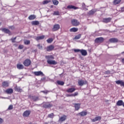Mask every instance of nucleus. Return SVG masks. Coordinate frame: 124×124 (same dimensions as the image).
Masks as SVG:
<instances>
[{"label": "nucleus", "instance_id": "nucleus-1", "mask_svg": "<svg viewBox=\"0 0 124 124\" xmlns=\"http://www.w3.org/2000/svg\"><path fill=\"white\" fill-rule=\"evenodd\" d=\"M46 59L47 61L46 62L48 64H50V65H56V64H58V62H56L55 60H54L55 57L53 55H47L46 56Z\"/></svg>", "mask_w": 124, "mask_h": 124}, {"label": "nucleus", "instance_id": "nucleus-2", "mask_svg": "<svg viewBox=\"0 0 124 124\" xmlns=\"http://www.w3.org/2000/svg\"><path fill=\"white\" fill-rule=\"evenodd\" d=\"M67 119V116L63 114L61 117L59 118V119L58 120V122L60 123V124H62V123H63V122H65L66 120Z\"/></svg>", "mask_w": 124, "mask_h": 124}, {"label": "nucleus", "instance_id": "nucleus-3", "mask_svg": "<svg viewBox=\"0 0 124 124\" xmlns=\"http://www.w3.org/2000/svg\"><path fill=\"white\" fill-rule=\"evenodd\" d=\"M71 24L74 27H78L80 25V22L76 19H73L71 20Z\"/></svg>", "mask_w": 124, "mask_h": 124}, {"label": "nucleus", "instance_id": "nucleus-4", "mask_svg": "<svg viewBox=\"0 0 124 124\" xmlns=\"http://www.w3.org/2000/svg\"><path fill=\"white\" fill-rule=\"evenodd\" d=\"M54 49H55V46L53 45L48 46L45 48V49L46 51V52H51V51H53Z\"/></svg>", "mask_w": 124, "mask_h": 124}, {"label": "nucleus", "instance_id": "nucleus-5", "mask_svg": "<svg viewBox=\"0 0 124 124\" xmlns=\"http://www.w3.org/2000/svg\"><path fill=\"white\" fill-rule=\"evenodd\" d=\"M78 86L82 87L84 86V85H88V82L87 80L84 81L83 80L79 79L78 81Z\"/></svg>", "mask_w": 124, "mask_h": 124}, {"label": "nucleus", "instance_id": "nucleus-6", "mask_svg": "<svg viewBox=\"0 0 124 124\" xmlns=\"http://www.w3.org/2000/svg\"><path fill=\"white\" fill-rule=\"evenodd\" d=\"M31 64V61L29 59H26L23 62V64L25 66H30Z\"/></svg>", "mask_w": 124, "mask_h": 124}, {"label": "nucleus", "instance_id": "nucleus-7", "mask_svg": "<svg viewBox=\"0 0 124 124\" xmlns=\"http://www.w3.org/2000/svg\"><path fill=\"white\" fill-rule=\"evenodd\" d=\"M33 74L35 76H44V74L41 71L33 72Z\"/></svg>", "mask_w": 124, "mask_h": 124}, {"label": "nucleus", "instance_id": "nucleus-8", "mask_svg": "<svg viewBox=\"0 0 124 124\" xmlns=\"http://www.w3.org/2000/svg\"><path fill=\"white\" fill-rule=\"evenodd\" d=\"M28 98L31 99V100H33V101H37L38 100H39V97H38V96H31V95L28 96Z\"/></svg>", "mask_w": 124, "mask_h": 124}, {"label": "nucleus", "instance_id": "nucleus-9", "mask_svg": "<svg viewBox=\"0 0 124 124\" xmlns=\"http://www.w3.org/2000/svg\"><path fill=\"white\" fill-rule=\"evenodd\" d=\"M111 21H112V18L111 17L104 18L102 20L103 23H105L106 24L110 23Z\"/></svg>", "mask_w": 124, "mask_h": 124}, {"label": "nucleus", "instance_id": "nucleus-10", "mask_svg": "<svg viewBox=\"0 0 124 124\" xmlns=\"http://www.w3.org/2000/svg\"><path fill=\"white\" fill-rule=\"evenodd\" d=\"M61 28L60 24H55L52 28V31H57Z\"/></svg>", "mask_w": 124, "mask_h": 124}, {"label": "nucleus", "instance_id": "nucleus-11", "mask_svg": "<svg viewBox=\"0 0 124 124\" xmlns=\"http://www.w3.org/2000/svg\"><path fill=\"white\" fill-rule=\"evenodd\" d=\"M1 31L5 33H7L9 35H11V31H9V29L6 28H2Z\"/></svg>", "mask_w": 124, "mask_h": 124}, {"label": "nucleus", "instance_id": "nucleus-12", "mask_svg": "<svg viewBox=\"0 0 124 124\" xmlns=\"http://www.w3.org/2000/svg\"><path fill=\"white\" fill-rule=\"evenodd\" d=\"M73 105H74L76 111H78V110L81 108V103H74Z\"/></svg>", "mask_w": 124, "mask_h": 124}, {"label": "nucleus", "instance_id": "nucleus-13", "mask_svg": "<svg viewBox=\"0 0 124 124\" xmlns=\"http://www.w3.org/2000/svg\"><path fill=\"white\" fill-rule=\"evenodd\" d=\"M104 41V39L102 37L96 38L95 39V42L96 43H102Z\"/></svg>", "mask_w": 124, "mask_h": 124}, {"label": "nucleus", "instance_id": "nucleus-14", "mask_svg": "<svg viewBox=\"0 0 124 124\" xmlns=\"http://www.w3.org/2000/svg\"><path fill=\"white\" fill-rule=\"evenodd\" d=\"M109 42L110 43H117L119 42V40L117 38H111L109 39Z\"/></svg>", "mask_w": 124, "mask_h": 124}, {"label": "nucleus", "instance_id": "nucleus-15", "mask_svg": "<svg viewBox=\"0 0 124 124\" xmlns=\"http://www.w3.org/2000/svg\"><path fill=\"white\" fill-rule=\"evenodd\" d=\"M31 115V110H26L23 113V117L28 118Z\"/></svg>", "mask_w": 124, "mask_h": 124}, {"label": "nucleus", "instance_id": "nucleus-16", "mask_svg": "<svg viewBox=\"0 0 124 124\" xmlns=\"http://www.w3.org/2000/svg\"><path fill=\"white\" fill-rule=\"evenodd\" d=\"M53 107V105L50 104V103H46L43 105V108H51Z\"/></svg>", "mask_w": 124, "mask_h": 124}, {"label": "nucleus", "instance_id": "nucleus-17", "mask_svg": "<svg viewBox=\"0 0 124 124\" xmlns=\"http://www.w3.org/2000/svg\"><path fill=\"white\" fill-rule=\"evenodd\" d=\"M76 91V88H70L66 90V92L70 93H74Z\"/></svg>", "mask_w": 124, "mask_h": 124}, {"label": "nucleus", "instance_id": "nucleus-18", "mask_svg": "<svg viewBox=\"0 0 124 124\" xmlns=\"http://www.w3.org/2000/svg\"><path fill=\"white\" fill-rule=\"evenodd\" d=\"M102 119L101 116H96L94 119L91 120L93 123H94L95 122H97V121H100Z\"/></svg>", "mask_w": 124, "mask_h": 124}, {"label": "nucleus", "instance_id": "nucleus-19", "mask_svg": "<svg viewBox=\"0 0 124 124\" xmlns=\"http://www.w3.org/2000/svg\"><path fill=\"white\" fill-rule=\"evenodd\" d=\"M116 84L120 85L121 87H124V81L123 80H118L115 81Z\"/></svg>", "mask_w": 124, "mask_h": 124}, {"label": "nucleus", "instance_id": "nucleus-20", "mask_svg": "<svg viewBox=\"0 0 124 124\" xmlns=\"http://www.w3.org/2000/svg\"><path fill=\"white\" fill-rule=\"evenodd\" d=\"M6 93L8 94H11V93H13V89L12 88H9L6 90Z\"/></svg>", "mask_w": 124, "mask_h": 124}, {"label": "nucleus", "instance_id": "nucleus-21", "mask_svg": "<svg viewBox=\"0 0 124 124\" xmlns=\"http://www.w3.org/2000/svg\"><path fill=\"white\" fill-rule=\"evenodd\" d=\"M80 53L82 56H87V55H88V52H87V50L85 49H81Z\"/></svg>", "mask_w": 124, "mask_h": 124}, {"label": "nucleus", "instance_id": "nucleus-22", "mask_svg": "<svg viewBox=\"0 0 124 124\" xmlns=\"http://www.w3.org/2000/svg\"><path fill=\"white\" fill-rule=\"evenodd\" d=\"M9 86V83L7 81H3L2 83V87L3 88H6V87H8Z\"/></svg>", "mask_w": 124, "mask_h": 124}, {"label": "nucleus", "instance_id": "nucleus-23", "mask_svg": "<svg viewBox=\"0 0 124 124\" xmlns=\"http://www.w3.org/2000/svg\"><path fill=\"white\" fill-rule=\"evenodd\" d=\"M67 8H68V9H75V10L76 9H78L79 8L73 5H68L67 6Z\"/></svg>", "mask_w": 124, "mask_h": 124}, {"label": "nucleus", "instance_id": "nucleus-24", "mask_svg": "<svg viewBox=\"0 0 124 124\" xmlns=\"http://www.w3.org/2000/svg\"><path fill=\"white\" fill-rule=\"evenodd\" d=\"M88 112L87 111H81L78 113V115H80L81 117L87 116Z\"/></svg>", "mask_w": 124, "mask_h": 124}, {"label": "nucleus", "instance_id": "nucleus-25", "mask_svg": "<svg viewBox=\"0 0 124 124\" xmlns=\"http://www.w3.org/2000/svg\"><path fill=\"white\" fill-rule=\"evenodd\" d=\"M44 38H45V35H43L42 36L36 37V40H37V41H38V40H41L42 39H44Z\"/></svg>", "mask_w": 124, "mask_h": 124}, {"label": "nucleus", "instance_id": "nucleus-26", "mask_svg": "<svg viewBox=\"0 0 124 124\" xmlns=\"http://www.w3.org/2000/svg\"><path fill=\"white\" fill-rule=\"evenodd\" d=\"M124 103V101L122 100H118L116 103V105L117 106H123V104Z\"/></svg>", "mask_w": 124, "mask_h": 124}, {"label": "nucleus", "instance_id": "nucleus-27", "mask_svg": "<svg viewBox=\"0 0 124 124\" xmlns=\"http://www.w3.org/2000/svg\"><path fill=\"white\" fill-rule=\"evenodd\" d=\"M31 24L32 26H37L38 25H39V21L37 20L33 21L31 22Z\"/></svg>", "mask_w": 124, "mask_h": 124}, {"label": "nucleus", "instance_id": "nucleus-28", "mask_svg": "<svg viewBox=\"0 0 124 124\" xmlns=\"http://www.w3.org/2000/svg\"><path fill=\"white\" fill-rule=\"evenodd\" d=\"M70 31L71 32H76V31H78V28L75 27L72 28L70 29Z\"/></svg>", "mask_w": 124, "mask_h": 124}, {"label": "nucleus", "instance_id": "nucleus-29", "mask_svg": "<svg viewBox=\"0 0 124 124\" xmlns=\"http://www.w3.org/2000/svg\"><path fill=\"white\" fill-rule=\"evenodd\" d=\"M16 67L18 69H24V65L22 64H17L16 65Z\"/></svg>", "mask_w": 124, "mask_h": 124}, {"label": "nucleus", "instance_id": "nucleus-30", "mask_svg": "<svg viewBox=\"0 0 124 124\" xmlns=\"http://www.w3.org/2000/svg\"><path fill=\"white\" fill-rule=\"evenodd\" d=\"M95 12H96V10H92L90 11L88 13V15H93V14L95 13Z\"/></svg>", "mask_w": 124, "mask_h": 124}, {"label": "nucleus", "instance_id": "nucleus-31", "mask_svg": "<svg viewBox=\"0 0 124 124\" xmlns=\"http://www.w3.org/2000/svg\"><path fill=\"white\" fill-rule=\"evenodd\" d=\"M35 18H36L35 16L33 15H30L29 16V17H28L29 20H34V19H35Z\"/></svg>", "mask_w": 124, "mask_h": 124}, {"label": "nucleus", "instance_id": "nucleus-32", "mask_svg": "<svg viewBox=\"0 0 124 124\" xmlns=\"http://www.w3.org/2000/svg\"><path fill=\"white\" fill-rule=\"evenodd\" d=\"M57 83L58 85H60L61 86H63L64 85V82L62 81L57 80Z\"/></svg>", "mask_w": 124, "mask_h": 124}, {"label": "nucleus", "instance_id": "nucleus-33", "mask_svg": "<svg viewBox=\"0 0 124 124\" xmlns=\"http://www.w3.org/2000/svg\"><path fill=\"white\" fill-rule=\"evenodd\" d=\"M54 117H55V115L54 114V113H51L48 115L47 118H50V119H53Z\"/></svg>", "mask_w": 124, "mask_h": 124}, {"label": "nucleus", "instance_id": "nucleus-34", "mask_svg": "<svg viewBox=\"0 0 124 124\" xmlns=\"http://www.w3.org/2000/svg\"><path fill=\"white\" fill-rule=\"evenodd\" d=\"M15 91L16 92H18L21 93L22 92V89H20V87H18L16 86L15 87Z\"/></svg>", "mask_w": 124, "mask_h": 124}, {"label": "nucleus", "instance_id": "nucleus-35", "mask_svg": "<svg viewBox=\"0 0 124 124\" xmlns=\"http://www.w3.org/2000/svg\"><path fill=\"white\" fill-rule=\"evenodd\" d=\"M52 2L54 5H58L59 4V1L57 0H52Z\"/></svg>", "mask_w": 124, "mask_h": 124}, {"label": "nucleus", "instance_id": "nucleus-36", "mask_svg": "<svg viewBox=\"0 0 124 124\" xmlns=\"http://www.w3.org/2000/svg\"><path fill=\"white\" fill-rule=\"evenodd\" d=\"M24 44L25 45H29L31 44V41L30 40H25L24 41Z\"/></svg>", "mask_w": 124, "mask_h": 124}, {"label": "nucleus", "instance_id": "nucleus-37", "mask_svg": "<svg viewBox=\"0 0 124 124\" xmlns=\"http://www.w3.org/2000/svg\"><path fill=\"white\" fill-rule=\"evenodd\" d=\"M53 38H48L46 41L47 42V43H52L53 42Z\"/></svg>", "mask_w": 124, "mask_h": 124}, {"label": "nucleus", "instance_id": "nucleus-38", "mask_svg": "<svg viewBox=\"0 0 124 124\" xmlns=\"http://www.w3.org/2000/svg\"><path fill=\"white\" fill-rule=\"evenodd\" d=\"M121 0H114V4H119V3H120V2H121Z\"/></svg>", "mask_w": 124, "mask_h": 124}, {"label": "nucleus", "instance_id": "nucleus-39", "mask_svg": "<svg viewBox=\"0 0 124 124\" xmlns=\"http://www.w3.org/2000/svg\"><path fill=\"white\" fill-rule=\"evenodd\" d=\"M49 2H51V0H46L43 2V4H48Z\"/></svg>", "mask_w": 124, "mask_h": 124}, {"label": "nucleus", "instance_id": "nucleus-40", "mask_svg": "<svg viewBox=\"0 0 124 124\" xmlns=\"http://www.w3.org/2000/svg\"><path fill=\"white\" fill-rule=\"evenodd\" d=\"M16 38H17L16 37H15V38H12V39H11V41L13 43H15V40H16Z\"/></svg>", "mask_w": 124, "mask_h": 124}, {"label": "nucleus", "instance_id": "nucleus-41", "mask_svg": "<svg viewBox=\"0 0 124 124\" xmlns=\"http://www.w3.org/2000/svg\"><path fill=\"white\" fill-rule=\"evenodd\" d=\"M78 94H79V93H78V92H75V93H72L73 96H77V95H78Z\"/></svg>", "mask_w": 124, "mask_h": 124}, {"label": "nucleus", "instance_id": "nucleus-42", "mask_svg": "<svg viewBox=\"0 0 124 124\" xmlns=\"http://www.w3.org/2000/svg\"><path fill=\"white\" fill-rule=\"evenodd\" d=\"M74 51L75 53H77L78 52H81V49H74Z\"/></svg>", "mask_w": 124, "mask_h": 124}, {"label": "nucleus", "instance_id": "nucleus-43", "mask_svg": "<svg viewBox=\"0 0 124 124\" xmlns=\"http://www.w3.org/2000/svg\"><path fill=\"white\" fill-rule=\"evenodd\" d=\"M8 109V110H12V109H13V106L12 105H10Z\"/></svg>", "mask_w": 124, "mask_h": 124}, {"label": "nucleus", "instance_id": "nucleus-44", "mask_svg": "<svg viewBox=\"0 0 124 124\" xmlns=\"http://www.w3.org/2000/svg\"><path fill=\"white\" fill-rule=\"evenodd\" d=\"M37 47H38V49H42V46L40 45V44H39L37 45Z\"/></svg>", "mask_w": 124, "mask_h": 124}, {"label": "nucleus", "instance_id": "nucleus-45", "mask_svg": "<svg viewBox=\"0 0 124 124\" xmlns=\"http://www.w3.org/2000/svg\"><path fill=\"white\" fill-rule=\"evenodd\" d=\"M23 48H24L23 45H19L18 46V49H23Z\"/></svg>", "mask_w": 124, "mask_h": 124}, {"label": "nucleus", "instance_id": "nucleus-46", "mask_svg": "<svg viewBox=\"0 0 124 124\" xmlns=\"http://www.w3.org/2000/svg\"><path fill=\"white\" fill-rule=\"evenodd\" d=\"M60 13L59 12H54L53 13V15H59Z\"/></svg>", "mask_w": 124, "mask_h": 124}, {"label": "nucleus", "instance_id": "nucleus-47", "mask_svg": "<svg viewBox=\"0 0 124 124\" xmlns=\"http://www.w3.org/2000/svg\"><path fill=\"white\" fill-rule=\"evenodd\" d=\"M66 96H67V97H69L71 96H73L72 93V94H67L66 95Z\"/></svg>", "mask_w": 124, "mask_h": 124}, {"label": "nucleus", "instance_id": "nucleus-48", "mask_svg": "<svg viewBox=\"0 0 124 124\" xmlns=\"http://www.w3.org/2000/svg\"><path fill=\"white\" fill-rule=\"evenodd\" d=\"M2 123H3V119L1 118H0V124H2Z\"/></svg>", "mask_w": 124, "mask_h": 124}, {"label": "nucleus", "instance_id": "nucleus-49", "mask_svg": "<svg viewBox=\"0 0 124 124\" xmlns=\"http://www.w3.org/2000/svg\"><path fill=\"white\" fill-rule=\"evenodd\" d=\"M41 93H48V91H42Z\"/></svg>", "mask_w": 124, "mask_h": 124}, {"label": "nucleus", "instance_id": "nucleus-50", "mask_svg": "<svg viewBox=\"0 0 124 124\" xmlns=\"http://www.w3.org/2000/svg\"><path fill=\"white\" fill-rule=\"evenodd\" d=\"M80 36H76L75 37L76 39H80Z\"/></svg>", "mask_w": 124, "mask_h": 124}, {"label": "nucleus", "instance_id": "nucleus-51", "mask_svg": "<svg viewBox=\"0 0 124 124\" xmlns=\"http://www.w3.org/2000/svg\"><path fill=\"white\" fill-rule=\"evenodd\" d=\"M106 74H110V71H106Z\"/></svg>", "mask_w": 124, "mask_h": 124}, {"label": "nucleus", "instance_id": "nucleus-52", "mask_svg": "<svg viewBox=\"0 0 124 124\" xmlns=\"http://www.w3.org/2000/svg\"><path fill=\"white\" fill-rule=\"evenodd\" d=\"M46 79V78H44L41 79V80H42V81H43V82L45 81Z\"/></svg>", "mask_w": 124, "mask_h": 124}, {"label": "nucleus", "instance_id": "nucleus-53", "mask_svg": "<svg viewBox=\"0 0 124 124\" xmlns=\"http://www.w3.org/2000/svg\"><path fill=\"white\" fill-rule=\"evenodd\" d=\"M122 62H123L124 64V58L122 59V61H121Z\"/></svg>", "mask_w": 124, "mask_h": 124}, {"label": "nucleus", "instance_id": "nucleus-54", "mask_svg": "<svg viewBox=\"0 0 124 124\" xmlns=\"http://www.w3.org/2000/svg\"><path fill=\"white\" fill-rule=\"evenodd\" d=\"M122 106H123V107H124V102H123V104L122 105Z\"/></svg>", "mask_w": 124, "mask_h": 124}, {"label": "nucleus", "instance_id": "nucleus-55", "mask_svg": "<svg viewBox=\"0 0 124 124\" xmlns=\"http://www.w3.org/2000/svg\"><path fill=\"white\" fill-rule=\"evenodd\" d=\"M122 54H124V51L122 52Z\"/></svg>", "mask_w": 124, "mask_h": 124}, {"label": "nucleus", "instance_id": "nucleus-56", "mask_svg": "<svg viewBox=\"0 0 124 124\" xmlns=\"http://www.w3.org/2000/svg\"><path fill=\"white\" fill-rule=\"evenodd\" d=\"M44 124H48V123H45Z\"/></svg>", "mask_w": 124, "mask_h": 124}, {"label": "nucleus", "instance_id": "nucleus-57", "mask_svg": "<svg viewBox=\"0 0 124 124\" xmlns=\"http://www.w3.org/2000/svg\"><path fill=\"white\" fill-rule=\"evenodd\" d=\"M1 24V23L0 22V26Z\"/></svg>", "mask_w": 124, "mask_h": 124}]
</instances>
